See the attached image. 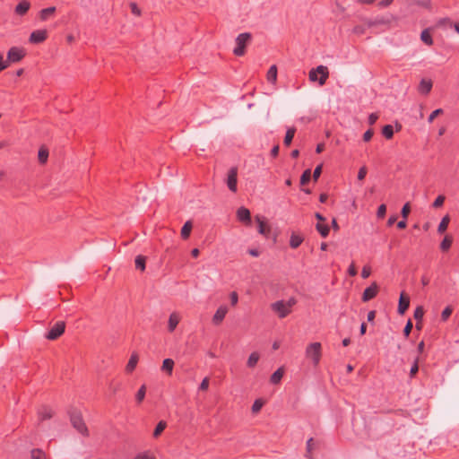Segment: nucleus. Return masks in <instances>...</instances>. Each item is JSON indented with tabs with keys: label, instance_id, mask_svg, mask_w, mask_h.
Instances as JSON below:
<instances>
[{
	"label": "nucleus",
	"instance_id": "obj_1",
	"mask_svg": "<svg viewBox=\"0 0 459 459\" xmlns=\"http://www.w3.org/2000/svg\"><path fill=\"white\" fill-rule=\"evenodd\" d=\"M297 303L295 298H290L287 301L278 300L271 305V308L277 314L279 318H284L291 313L292 307Z\"/></svg>",
	"mask_w": 459,
	"mask_h": 459
},
{
	"label": "nucleus",
	"instance_id": "obj_2",
	"mask_svg": "<svg viewBox=\"0 0 459 459\" xmlns=\"http://www.w3.org/2000/svg\"><path fill=\"white\" fill-rule=\"evenodd\" d=\"M329 77L328 68L325 65H318L309 71L308 78L311 82H318L320 86L325 84Z\"/></svg>",
	"mask_w": 459,
	"mask_h": 459
},
{
	"label": "nucleus",
	"instance_id": "obj_3",
	"mask_svg": "<svg viewBox=\"0 0 459 459\" xmlns=\"http://www.w3.org/2000/svg\"><path fill=\"white\" fill-rule=\"evenodd\" d=\"M305 355L307 359L312 360V363L315 367H317L322 357L321 343L316 342L308 344L306 348Z\"/></svg>",
	"mask_w": 459,
	"mask_h": 459
},
{
	"label": "nucleus",
	"instance_id": "obj_4",
	"mask_svg": "<svg viewBox=\"0 0 459 459\" xmlns=\"http://www.w3.org/2000/svg\"><path fill=\"white\" fill-rule=\"evenodd\" d=\"M252 38L251 33L249 32H244L240 33L235 40L236 47L233 49V53L237 56H244L246 52V47L250 42Z\"/></svg>",
	"mask_w": 459,
	"mask_h": 459
},
{
	"label": "nucleus",
	"instance_id": "obj_5",
	"mask_svg": "<svg viewBox=\"0 0 459 459\" xmlns=\"http://www.w3.org/2000/svg\"><path fill=\"white\" fill-rule=\"evenodd\" d=\"M70 420L73 427L82 436L88 437L89 430L80 412L74 411L70 415Z\"/></svg>",
	"mask_w": 459,
	"mask_h": 459
},
{
	"label": "nucleus",
	"instance_id": "obj_6",
	"mask_svg": "<svg viewBox=\"0 0 459 459\" xmlns=\"http://www.w3.org/2000/svg\"><path fill=\"white\" fill-rule=\"evenodd\" d=\"M65 329V324L64 321H57L48 332L46 334V338L48 340H56L58 337H60Z\"/></svg>",
	"mask_w": 459,
	"mask_h": 459
},
{
	"label": "nucleus",
	"instance_id": "obj_7",
	"mask_svg": "<svg viewBox=\"0 0 459 459\" xmlns=\"http://www.w3.org/2000/svg\"><path fill=\"white\" fill-rule=\"evenodd\" d=\"M226 183H227L228 188L231 192H233V193L237 192V190H238V168L237 167H232L230 169V170L228 171Z\"/></svg>",
	"mask_w": 459,
	"mask_h": 459
},
{
	"label": "nucleus",
	"instance_id": "obj_8",
	"mask_svg": "<svg viewBox=\"0 0 459 459\" xmlns=\"http://www.w3.org/2000/svg\"><path fill=\"white\" fill-rule=\"evenodd\" d=\"M25 56V52L22 48L13 47L7 52L8 65L10 63H17L21 61Z\"/></svg>",
	"mask_w": 459,
	"mask_h": 459
},
{
	"label": "nucleus",
	"instance_id": "obj_9",
	"mask_svg": "<svg viewBox=\"0 0 459 459\" xmlns=\"http://www.w3.org/2000/svg\"><path fill=\"white\" fill-rule=\"evenodd\" d=\"M48 38V31L46 30H36L30 35V42L32 44H39L45 41Z\"/></svg>",
	"mask_w": 459,
	"mask_h": 459
},
{
	"label": "nucleus",
	"instance_id": "obj_10",
	"mask_svg": "<svg viewBox=\"0 0 459 459\" xmlns=\"http://www.w3.org/2000/svg\"><path fill=\"white\" fill-rule=\"evenodd\" d=\"M229 309L226 305H221L215 312V314L212 316V323L215 325H219L221 324V322L224 320Z\"/></svg>",
	"mask_w": 459,
	"mask_h": 459
},
{
	"label": "nucleus",
	"instance_id": "obj_11",
	"mask_svg": "<svg viewBox=\"0 0 459 459\" xmlns=\"http://www.w3.org/2000/svg\"><path fill=\"white\" fill-rule=\"evenodd\" d=\"M378 292V286L376 282H373L369 287L366 288L362 294V300L364 302L369 301L374 299Z\"/></svg>",
	"mask_w": 459,
	"mask_h": 459
},
{
	"label": "nucleus",
	"instance_id": "obj_12",
	"mask_svg": "<svg viewBox=\"0 0 459 459\" xmlns=\"http://www.w3.org/2000/svg\"><path fill=\"white\" fill-rule=\"evenodd\" d=\"M255 221L257 222V230H258V232L264 236V237H268L270 232H271V228L269 225H267L266 221H264V219L259 215H256L255 216Z\"/></svg>",
	"mask_w": 459,
	"mask_h": 459
},
{
	"label": "nucleus",
	"instance_id": "obj_13",
	"mask_svg": "<svg viewBox=\"0 0 459 459\" xmlns=\"http://www.w3.org/2000/svg\"><path fill=\"white\" fill-rule=\"evenodd\" d=\"M410 306V298L402 292L399 298L397 311L400 315H403Z\"/></svg>",
	"mask_w": 459,
	"mask_h": 459
},
{
	"label": "nucleus",
	"instance_id": "obj_14",
	"mask_svg": "<svg viewBox=\"0 0 459 459\" xmlns=\"http://www.w3.org/2000/svg\"><path fill=\"white\" fill-rule=\"evenodd\" d=\"M237 218L239 221L249 224L251 222L250 211L246 207H240L237 211Z\"/></svg>",
	"mask_w": 459,
	"mask_h": 459
},
{
	"label": "nucleus",
	"instance_id": "obj_15",
	"mask_svg": "<svg viewBox=\"0 0 459 459\" xmlns=\"http://www.w3.org/2000/svg\"><path fill=\"white\" fill-rule=\"evenodd\" d=\"M181 317L178 312H173L170 314L168 321V330L169 333H172L177 328Z\"/></svg>",
	"mask_w": 459,
	"mask_h": 459
},
{
	"label": "nucleus",
	"instance_id": "obj_16",
	"mask_svg": "<svg viewBox=\"0 0 459 459\" xmlns=\"http://www.w3.org/2000/svg\"><path fill=\"white\" fill-rule=\"evenodd\" d=\"M30 8V3L28 0H22L14 9V12L17 15L23 16L25 15Z\"/></svg>",
	"mask_w": 459,
	"mask_h": 459
},
{
	"label": "nucleus",
	"instance_id": "obj_17",
	"mask_svg": "<svg viewBox=\"0 0 459 459\" xmlns=\"http://www.w3.org/2000/svg\"><path fill=\"white\" fill-rule=\"evenodd\" d=\"M433 83L429 79H421L419 84V91L422 94H429L432 89Z\"/></svg>",
	"mask_w": 459,
	"mask_h": 459
},
{
	"label": "nucleus",
	"instance_id": "obj_18",
	"mask_svg": "<svg viewBox=\"0 0 459 459\" xmlns=\"http://www.w3.org/2000/svg\"><path fill=\"white\" fill-rule=\"evenodd\" d=\"M138 360H139L138 354L135 352L132 353V355L126 366V373H132L135 369Z\"/></svg>",
	"mask_w": 459,
	"mask_h": 459
},
{
	"label": "nucleus",
	"instance_id": "obj_19",
	"mask_svg": "<svg viewBox=\"0 0 459 459\" xmlns=\"http://www.w3.org/2000/svg\"><path fill=\"white\" fill-rule=\"evenodd\" d=\"M38 415H39V420H46L52 418L53 411L49 407L42 406L39 409Z\"/></svg>",
	"mask_w": 459,
	"mask_h": 459
},
{
	"label": "nucleus",
	"instance_id": "obj_20",
	"mask_svg": "<svg viewBox=\"0 0 459 459\" xmlns=\"http://www.w3.org/2000/svg\"><path fill=\"white\" fill-rule=\"evenodd\" d=\"M174 360L172 359H165L162 362L161 370L167 373L169 376L172 375L174 368Z\"/></svg>",
	"mask_w": 459,
	"mask_h": 459
},
{
	"label": "nucleus",
	"instance_id": "obj_21",
	"mask_svg": "<svg viewBox=\"0 0 459 459\" xmlns=\"http://www.w3.org/2000/svg\"><path fill=\"white\" fill-rule=\"evenodd\" d=\"M304 238L301 235L292 233L290 238V247L291 248H298L303 242Z\"/></svg>",
	"mask_w": 459,
	"mask_h": 459
},
{
	"label": "nucleus",
	"instance_id": "obj_22",
	"mask_svg": "<svg viewBox=\"0 0 459 459\" xmlns=\"http://www.w3.org/2000/svg\"><path fill=\"white\" fill-rule=\"evenodd\" d=\"M284 374L283 368H279L270 377V382L273 385H277L281 382Z\"/></svg>",
	"mask_w": 459,
	"mask_h": 459
},
{
	"label": "nucleus",
	"instance_id": "obj_23",
	"mask_svg": "<svg viewBox=\"0 0 459 459\" xmlns=\"http://www.w3.org/2000/svg\"><path fill=\"white\" fill-rule=\"evenodd\" d=\"M193 228V224L190 221L185 222L181 229V237L183 239H187L190 236L191 230Z\"/></svg>",
	"mask_w": 459,
	"mask_h": 459
},
{
	"label": "nucleus",
	"instance_id": "obj_24",
	"mask_svg": "<svg viewBox=\"0 0 459 459\" xmlns=\"http://www.w3.org/2000/svg\"><path fill=\"white\" fill-rule=\"evenodd\" d=\"M55 12H56V7L55 6H51V7H48V8L42 9L39 12V18H40L41 21H47L50 15L55 13Z\"/></svg>",
	"mask_w": 459,
	"mask_h": 459
},
{
	"label": "nucleus",
	"instance_id": "obj_25",
	"mask_svg": "<svg viewBox=\"0 0 459 459\" xmlns=\"http://www.w3.org/2000/svg\"><path fill=\"white\" fill-rule=\"evenodd\" d=\"M420 39L428 46L433 45V39L430 35L429 29H425L421 31Z\"/></svg>",
	"mask_w": 459,
	"mask_h": 459
},
{
	"label": "nucleus",
	"instance_id": "obj_26",
	"mask_svg": "<svg viewBox=\"0 0 459 459\" xmlns=\"http://www.w3.org/2000/svg\"><path fill=\"white\" fill-rule=\"evenodd\" d=\"M266 77H267V81L269 82H272V83H275L276 80H277V67L275 65H273L268 72H267V74H266Z\"/></svg>",
	"mask_w": 459,
	"mask_h": 459
},
{
	"label": "nucleus",
	"instance_id": "obj_27",
	"mask_svg": "<svg viewBox=\"0 0 459 459\" xmlns=\"http://www.w3.org/2000/svg\"><path fill=\"white\" fill-rule=\"evenodd\" d=\"M295 133H296L295 127H290L287 129V132H286V134H285V137L283 140L284 145L289 146L291 143L293 137L295 135Z\"/></svg>",
	"mask_w": 459,
	"mask_h": 459
},
{
	"label": "nucleus",
	"instance_id": "obj_28",
	"mask_svg": "<svg viewBox=\"0 0 459 459\" xmlns=\"http://www.w3.org/2000/svg\"><path fill=\"white\" fill-rule=\"evenodd\" d=\"M316 229L323 238H326L330 231L328 225L321 223V222H318L316 225Z\"/></svg>",
	"mask_w": 459,
	"mask_h": 459
},
{
	"label": "nucleus",
	"instance_id": "obj_29",
	"mask_svg": "<svg viewBox=\"0 0 459 459\" xmlns=\"http://www.w3.org/2000/svg\"><path fill=\"white\" fill-rule=\"evenodd\" d=\"M449 221H450L449 216L448 215L444 216L438 225L437 232L440 234L444 233L448 227Z\"/></svg>",
	"mask_w": 459,
	"mask_h": 459
},
{
	"label": "nucleus",
	"instance_id": "obj_30",
	"mask_svg": "<svg viewBox=\"0 0 459 459\" xmlns=\"http://www.w3.org/2000/svg\"><path fill=\"white\" fill-rule=\"evenodd\" d=\"M453 243V238L451 236H446L440 243V249L442 251H447Z\"/></svg>",
	"mask_w": 459,
	"mask_h": 459
},
{
	"label": "nucleus",
	"instance_id": "obj_31",
	"mask_svg": "<svg viewBox=\"0 0 459 459\" xmlns=\"http://www.w3.org/2000/svg\"><path fill=\"white\" fill-rule=\"evenodd\" d=\"M259 358L260 357H259L258 352H256V351L252 352L249 355L247 362V367L254 368L257 364Z\"/></svg>",
	"mask_w": 459,
	"mask_h": 459
},
{
	"label": "nucleus",
	"instance_id": "obj_32",
	"mask_svg": "<svg viewBox=\"0 0 459 459\" xmlns=\"http://www.w3.org/2000/svg\"><path fill=\"white\" fill-rule=\"evenodd\" d=\"M38 158H39V163H41V164L46 163L48 160V150L47 148L41 147L39 150Z\"/></svg>",
	"mask_w": 459,
	"mask_h": 459
},
{
	"label": "nucleus",
	"instance_id": "obj_33",
	"mask_svg": "<svg viewBox=\"0 0 459 459\" xmlns=\"http://www.w3.org/2000/svg\"><path fill=\"white\" fill-rule=\"evenodd\" d=\"M166 427H167L166 421L160 420L157 424V426L153 431V437L157 438L163 432V430L166 429Z\"/></svg>",
	"mask_w": 459,
	"mask_h": 459
},
{
	"label": "nucleus",
	"instance_id": "obj_34",
	"mask_svg": "<svg viewBox=\"0 0 459 459\" xmlns=\"http://www.w3.org/2000/svg\"><path fill=\"white\" fill-rule=\"evenodd\" d=\"M145 260H146L145 256H143V255H137L135 257V261H134L136 269H139L141 271H144V269H145Z\"/></svg>",
	"mask_w": 459,
	"mask_h": 459
},
{
	"label": "nucleus",
	"instance_id": "obj_35",
	"mask_svg": "<svg viewBox=\"0 0 459 459\" xmlns=\"http://www.w3.org/2000/svg\"><path fill=\"white\" fill-rule=\"evenodd\" d=\"M382 134L386 139H391L394 136V128L391 125H386L382 129Z\"/></svg>",
	"mask_w": 459,
	"mask_h": 459
},
{
	"label": "nucleus",
	"instance_id": "obj_36",
	"mask_svg": "<svg viewBox=\"0 0 459 459\" xmlns=\"http://www.w3.org/2000/svg\"><path fill=\"white\" fill-rule=\"evenodd\" d=\"M146 386L143 385L136 393L135 399L138 403H142L145 397Z\"/></svg>",
	"mask_w": 459,
	"mask_h": 459
},
{
	"label": "nucleus",
	"instance_id": "obj_37",
	"mask_svg": "<svg viewBox=\"0 0 459 459\" xmlns=\"http://www.w3.org/2000/svg\"><path fill=\"white\" fill-rule=\"evenodd\" d=\"M311 178V170L309 169L304 170L300 177V184L302 186L306 185Z\"/></svg>",
	"mask_w": 459,
	"mask_h": 459
},
{
	"label": "nucleus",
	"instance_id": "obj_38",
	"mask_svg": "<svg viewBox=\"0 0 459 459\" xmlns=\"http://www.w3.org/2000/svg\"><path fill=\"white\" fill-rule=\"evenodd\" d=\"M31 459H46V455L40 449H33L31 451Z\"/></svg>",
	"mask_w": 459,
	"mask_h": 459
},
{
	"label": "nucleus",
	"instance_id": "obj_39",
	"mask_svg": "<svg viewBox=\"0 0 459 459\" xmlns=\"http://www.w3.org/2000/svg\"><path fill=\"white\" fill-rule=\"evenodd\" d=\"M424 316V309L422 307H417L414 310L413 316L416 321H421Z\"/></svg>",
	"mask_w": 459,
	"mask_h": 459
},
{
	"label": "nucleus",
	"instance_id": "obj_40",
	"mask_svg": "<svg viewBox=\"0 0 459 459\" xmlns=\"http://www.w3.org/2000/svg\"><path fill=\"white\" fill-rule=\"evenodd\" d=\"M264 405V402L261 399H256L252 405V411L254 413L258 412Z\"/></svg>",
	"mask_w": 459,
	"mask_h": 459
},
{
	"label": "nucleus",
	"instance_id": "obj_41",
	"mask_svg": "<svg viewBox=\"0 0 459 459\" xmlns=\"http://www.w3.org/2000/svg\"><path fill=\"white\" fill-rule=\"evenodd\" d=\"M411 212V206H410V204L409 203H406L403 208H402V211H401V214H402V217L404 219V220H407L408 216H409V213Z\"/></svg>",
	"mask_w": 459,
	"mask_h": 459
},
{
	"label": "nucleus",
	"instance_id": "obj_42",
	"mask_svg": "<svg viewBox=\"0 0 459 459\" xmlns=\"http://www.w3.org/2000/svg\"><path fill=\"white\" fill-rule=\"evenodd\" d=\"M443 109L442 108H437L435 109L434 111L431 112V114L428 117V122L429 123H432L434 121V119L436 118V117H437L438 115H441L443 114Z\"/></svg>",
	"mask_w": 459,
	"mask_h": 459
},
{
	"label": "nucleus",
	"instance_id": "obj_43",
	"mask_svg": "<svg viewBox=\"0 0 459 459\" xmlns=\"http://www.w3.org/2000/svg\"><path fill=\"white\" fill-rule=\"evenodd\" d=\"M452 312L453 309L450 307H446L441 313L442 321H446L450 317Z\"/></svg>",
	"mask_w": 459,
	"mask_h": 459
},
{
	"label": "nucleus",
	"instance_id": "obj_44",
	"mask_svg": "<svg viewBox=\"0 0 459 459\" xmlns=\"http://www.w3.org/2000/svg\"><path fill=\"white\" fill-rule=\"evenodd\" d=\"M444 202H445V196L440 195L435 199V201L432 204V206L434 208H439L443 205Z\"/></svg>",
	"mask_w": 459,
	"mask_h": 459
},
{
	"label": "nucleus",
	"instance_id": "obj_45",
	"mask_svg": "<svg viewBox=\"0 0 459 459\" xmlns=\"http://www.w3.org/2000/svg\"><path fill=\"white\" fill-rule=\"evenodd\" d=\"M412 327H413L412 322L411 319H409L404 326V329H403V334L405 337H408L410 335Z\"/></svg>",
	"mask_w": 459,
	"mask_h": 459
},
{
	"label": "nucleus",
	"instance_id": "obj_46",
	"mask_svg": "<svg viewBox=\"0 0 459 459\" xmlns=\"http://www.w3.org/2000/svg\"><path fill=\"white\" fill-rule=\"evenodd\" d=\"M386 212V206L385 204H381L377 208V216L380 219L384 218Z\"/></svg>",
	"mask_w": 459,
	"mask_h": 459
},
{
	"label": "nucleus",
	"instance_id": "obj_47",
	"mask_svg": "<svg viewBox=\"0 0 459 459\" xmlns=\"http://www.w3.org/2000/svg\"><path fill=\"white\" fill-rule=\"evenodd\" d=\"M322 168H323V165L320 164V165L316 166V169H314L313 179L315 181H316L319 178V177H320V175L322 173Z\"/></svg>",
	"mask_w": 459,
	"mask_h": 459
},
{
	"label": "nucleus",
	"instance_id": "obj_48",
	"mask_svg": "<svg viewBox=\"0 0 459 459\" xmlns=\"http://www.w3.org/2000/svg\"><path fill=\"white\" fill-rule=\"evenodd\" d=\"M419 370V365H418V359H416L414 360V363L413 365L411 366V370H410V377L412 378L414 377V376L416 375V373L418 372Z\"/></svg>",
	"mask_w": 459,
	"mask_h": 459
},
{
	"label": "nucleus",
	"instance_id": "obj_49",
	"mask_svg": "<svg viewBox=\"0 0 459 459\" xmlns=\"http://www.w3.org/2000/svg\"><path fill=\"white\" fill-rule=\"evenodd\" d=\"M209 378L208 377H204L203 379V381L201 382L200 385H199V390L200 391H206L208 390L209 388Z\"/></svg>",
	"mask_w": 459,
	"mask_h": 459
},
{
	"label": "nucleus",
	"instance_id": "obj_50",
	"mask_svg": "<svg viewBox=\"0 0 459 459\" xmlns=\"http://www.w3.org/2000/svg\"><path fill=\"white\" fill-rule=\"evenodd\" d=\"M313 438L310 437L307 441V456L308 458H311V451L313 449Z\"/></svg>",
	"mask_w": 459,
	"mask_h": 459
},
{
	"label": "nucleus",
	"instance_id": "obj_51",
	"mask_svg": "<svg viewBox=\"0 0 459 459\" xmlns=\"http://www.w3.org/2000/svg\"><path fill=\"white\" fill-rule=\"evenodd\" d=\"M130 9H131V12L133 14H134L136 16L141 15V10L139 9V7L137 6V4L135 3L130 4Z\"/></svg>",
	"mask_w": 459,
	"mask_h": 459
},
{
	"label": "nucleus",
	"instance_id": "obj_52",
	"mask_svg": "<svg viewBox=\"0 0 459 459\" xmlns=\"http://www.w3.org/2000/svg\"><path fill=\"white\" fill-rule=\"evenodd\" d=\"M367 168L366 167H361L359 169V172H358V179L359 180H363L366 176H367Z\"/></svg>",
	"mask_w": 459,
	"mask_h": 459
},
{
	"label": "nucleus",
	"instance_id": "obj_53",
	"mask_svg": "<svg viewBox=\"0 0 459 459\" xmlns=\"http://www.w3.org/2000/svg\"><path fill=\"white\" fill-rule=\"evenodd\" d=\"M230 303H231V305H232L233 307H234V306H236V305L238 304V293H237L236 291H232V292L230 293Z\"/></svg>",
	"mask_w": 459,
	"mask_h": 459
},
{
	"label": "nucleus",
	"instance_id": "obj_54",
	"mask_svg": "<svg viewBox=\"0 0 459 459\" xmlns=\"http://www.w3.org/2000/svg\"><path fill=\"white\" fill-rule=\"evenodd\" d=\"M373 134H374V132H373V130H372V129H368V130H367V131L364 133V134H363V140H364L365 142H368V141H370V140H371V138H372V136H373Z\"/></svg>",
	"mask_w": 459,
	"mask_h": 459
},
{
	"label": "nucleus",
	"instance_id": "obj_55",
	"mask_svg": "<svg viewBox=\"0 0 459 459\" xmlns=\"http://www.w3.org/2000/svg\"><path fill=\"white\" fill-rule=\"evenodd\" d=\"M8 67V61L4 60L3 55L0 53V72Z\"/></svg>",
	"mask_w": 459,
	"mask_h": 459
},
{
	"label": "nucleus",
	"instance_id": "obj_56",
	"mask_svg": "<svg viewBox=\"0 0 459 459\" xmlns=\"http://www.w3.org/2000/svg\"><path fill=\"white\" fill-rule=\"evenodd\" d=\"M378 119V115L376 114V113H371L369 116H368V124L370 126H373L374 124H376L377 120Z\"/></svg>",
	"mask_w": 459,
	"mask_h": 459
},
{
	"label": "nucleus",
	"instance_id": "obj_57",
	"mask_svg": "<svg viewBox=\"0 0 459 459\" xmlns=\"http://www.w3.org/2000/svg\"><path fill=\"white\" fill-rule=\"evenodd\" d=\"M348 273L350 276H355L357 275V269L355 267V264L351 263L348 268Z\"/></svg>",
	"mask_w": 459,
	"mask_h": 459
},
{
	"label": "nucleus",
	"instance_id": "obj_58",
	"mask_svg": "<svg viewBox=\"0 0 459 459\" xmlns=\"http://www.w3.org/2000/svg\"><path fill=\"white\" fill-rule=\"evenodd\" d=\"M370 273H371L370 268L365 266V267H363V269L361 271V277L363 279H367L369 277Z\"/></svg>",
	"mask_w": 459,
	"mask_h": 459
},
{
	"label": "nucleus",
	"instance_id": "obj_59",
	"mask_svg": "<svg viewBox=\"0 0 459 459\" xmlns=\"http://www.w3.org/2000/svg\"><path fill=\"white\" fill-rule=\"evenodd\" d=\"M393 2H394V0H381V1L378 3V5H379L380 7H387V6H389Z\"/></svg>",
	"mask_w": 459,
	"mask_h": 459
},
{
	"label": "nucleus",
	"instance_id": "obj_60",
	"mask_svg": "<svg viewBox=\"0 0 459 459\" xmlns=\"http://www.w3.org/2000/svg\"><path fill=\"white\" fill-rule=\"evenodd\" d=\"M279 149H280L279 145H275L273 147V149L271 150V156L273 158H275L278 156Z\"/></svg>",
	"mask_w": 459,
	"mask_h": 459
},
{
	"label": "nucleus",
	"instance_id": "obj_61",
	"mask_svg": "<svg viewBox=\"0 0 459 459\" xmlns=\"http://www.w3.org/2000/svg\"><path fill=\"white\" fill-rule=\"evenodd\" d=\"M376 317V311L375 310H371L368 313V316H367V319L368 322H372L374 321Z\"/></svg>",
	"mask_w": 459,
	"mask_h": 459
},
{
	"label": "nucleus",
	"instance_id": "obj_62",
	"mask_svg": "<svg viewBox=\"0 0 459 459\" xmlns=\"http://www.w3.org/2000/svg\"><path fill=\"white\" fill-rule=\"evenodd\" d=\"M406 220L403 219L397 223V228L400 230H403L406 228Z\"/></svg>",
	"mask_w": 459,
	"mask_h": 459
},
{
	"label": "nucleus",
	"instance_id": "obj_63",
	"mask_svg": "<svg viewBox=\"0 0 459 459\" xmlns=\"http://www.w3.org/2000/svg\"><path fill=\"white\" fill-rule=\"evenodd\" d=\"M327 198H328V195L326 194L323 193L319 195V202L324 204L326 202Z\"/></svg>",
	"mask_w": 459,
	"mask_h": 459
},
{
	"label": "nucleus",
	"instance_id": "obj_64",
	"mask_svg": "<svg viewBox=\"0 0 459 459\" xmlns=\"http://www.w3.org/2000/svg\"><path fill=\"white\" fill-rule=\"evenodd\" d=\"M134 459H153L146 455H139Z\"/></svg>",
	"mask_w": 459,
	"mask_h": 459
}]
</instances>
